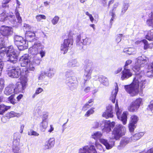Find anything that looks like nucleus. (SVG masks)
Wrapping results in <instances>:
<instances>
[{
	"instance_id": "obj_48",
	"label": "nucleus",
	"mask_w": 153,
	"mask_h": 153,
	"mask_svg": "<svg viewBox=\"0 0 153 153\" xmlns=\"http://www.w3.org/2000/svg\"><path fill=\"white\" fill-rule=\"evenodd\" d=\"M15 13L16 15V17L18 21V22L20 23L22 22L21 17L20 16V14L19 13L18 10L16 9L15 11Z\"/></svg>"
},
{
	"instance_id": "obj_1",
	"label": "nucleus",
	"mask_w": 153,
	"mask_h": 153,
	"mask_svg": "<svg viewBox=\"0 0 153 153\" xmlns=\"http://www.w3.org/2000/svg\"><path fill=\"white\" fill-rule=\"evenodd\" d=\"M148 61V58L144 55L138 57L136 59L135 65L132 68L135 72V77L131 84L125 86L126 91L131 96H136L139 92H142L145 88L147 83L146 80L143 78L145 74L148 77L153 76V61L148 65L144 71H139L140 68Z\"/></svg>"
},
{
	"instance_id": "obj_18",
	"label": "nucleus",
	"mask_w": 153,
	"mask_h": 153,
	"mask_svg": "<svg viewBox=\"0 0 153 153\" xmlns=\"http://www.w3.org/2000/svg\"><path fill=\"white\" fill-rule=\"evenodd\" d=\"M121 74V79L123 80L129 78L132 75L130 70L125 68H124Z\"/></svg>"
},
{
	"instance_id": "obj_8",
	"label": "nucleus",
	"mask_w": 153,
	"mask_h": 153,
	"mask_svg": "<svg viewBox=\"0 0 153 153\" xmlns=\"http://www.w3.org/2000/svg\"><path fill=\"white\" fill-rule=\"evenodd\" d=\"M81 37L80 35H78L76 38V44L77 46L79 47L80 49L83 48V45H86L90 44L91 42V38L88 37H86L85 39H83L82 41H81Z\"/></svg>"
},
{
	"instance_id": "obj_6",
	"label": "nucleus",
	"mask_w": 153,
	"mask_h": 153,
	"mask_svg": "<svg viewBox=\"0 0 153 153\" xmlns=\"http://www.w3.org/2000/svg\"><path fill=\"white\" fill-rule=\"evenodd\" d=\"M115 111L116 112L117 118L122 122L123 125H126L127 123V115L128 114V111H124L121 115L122 110L120 108L118 105V102H116L115 105Z\"/></svg>"
},
{
	"instance_id": "obj_38",
	"label": "nucleus",
	"mask_w": 153,
	"mask_h": 153,
	"mask_svg": "<svg viewBox=\"0 0 153 153\" xmlns=\"http://www.w3.org/2000/svg\"><path fill=\"white\" fill-rule=\"evenodd\" d=\"M93 102V100L92 99H90L89 100L88 102L86 103L84 105L83 108V110L85 111L88 108L91 107L92 105V102Z\"/></svg>"
},
{
	"instance_id": "obj_31",
	"label": "nucleus",
	"mask_w": 153,
	"mask_h": 153,
	"mask_svg": "<svg viewBox=\"0 0 153 153\" xmlns=\"http://www.w3.org/2000/svg\"><path fill=\"white\" fill-rule=\"evenodd\" d=\"M10 107L6 106L4 104L0 105V114H3L8 109H10Z\"/></svg>"
},
{
	"instance_id": "obj_25",
	"label": "nucleus",
	"mask_w": 153,
	"mask_h": 153,
	"mask_svg": "<svg viewBox=\"0 0 153 153\" xmlns=\"http://www.w3.org/2000/svg\"><path fill=\"white\" fill-rule=\"evenodd\" d=\"M98 80L101 84L104 85L108 86L109 85L108 78L104 76H100L98 78Z\"/></svg>"
},
{
	"instance_id": "obj_10",
	"label": "nucleus",
	"mask_w": 153,
	"mask_h": 153,
	"mask_svg": "<svg viewBox=\"0 0 153 153\" xmlns=\"http://www.w3.org/2000/svg\"><path fill=\"white\" fill-rule=\"evenodd\" d=\"M7 18L13 25H14L16 24L17 22L14 15H10L8 16L5 12H3L0 14V21L4 22L7 19Z\"/></svg>"
},
{
	"instance_id": "obj_47",
	"label": "nucleus",
	"mask_w": 153,
	"mask_h": 153,
	"mask_svg": "<svg viewBox=\"0 0 153 153\" xmlns=\"http://www.w3.org/2000/svg\"><path fill=\"white\" fill-rule=\"evenodd\" d=\"M14 95L12 94L8 98V101L10 102L13 104H15L16 103V100L14 99Z\"/></svg>"
},
{
	"instance_id": "obj_33",
	"label": "nucleus",
	"mask_w": 153,
	"mask_h": 153,
	"mask_svg": "<svg viewBox=\"0 0 153 153\" xmlns=\"http://www.w3.org/2000/svg\"><path fill=\"white\" fill-rule=\"evenodd\" d=\"M149 19L146 21V24L149 26L153 27V13L152 12L149 15Z\"/></svg>"
},
{
	"instance_id": "obj_51",
	"label": "nucleus",
	"mask_w": 153,
	"mask_h": 153,
	"mask_svg": "<svg viewBox=\"0 0 153 153\" xmlns=\"http://www.w3.org/2000/svg\"><path fill=\"white\" fill-rule=\"evenodd\" d=\"M4 81L3 79H0V92H1L4 86Z\"/></svg>"
},
{
	"instance_id": "obj_3",
	"label": "nucleus",
	"mask_w": 153,
	"mask_h": 153,
	"mask_svg": "<svg viewBox=\"0 0 153 153\" xmlns=\"http://www.w3.org/2000/svg\"><path fill=\"white\" fill-rule=\"evenodd\" d=\"M27 79L25 76L21 77V82H18L15 85L10 84L6 87L4 90V93L7 95H10L12 94H17L22 91L27 85Z\"/></svg>"
},
{
	"instance_id": "obj_42",
	"label": "nucleus",
	"mask_w": 153,
	"mask_h": 153,
	"mask_svg": "<svg viewBox=\"0 0 153 153\" xmlns=\"http://www.w3.org/2000/svg\"><path fill=\"white\" fill-rule=\"evenodd\" d=\"M43 91V89L42 88L40 87L37 88L36 89L35 93L32 96V98H34L37 95L41 93Z\"/></svg>"
},
{
	"instance_id": "obj_28",
	"label": "nucleus",
	"mask_w": 153,
	"mask_h": 153,
	"mask_svg": "<svg viewBox=\"0 0 153 153\" xmlns=\"http://www.w3.org/2000/svg\"><path fill=\"white\" fill-rule=\"evenodd\" d=\"M144 134L143 132L136 133L131 137V140L133 141H135L140 139Z\"/></svg>"
},
{
	"instance_id": "obj_53",
	"label": "nucleus",
	"mask_w": 153,
	"mask_h": 153,
	"mask_svg": "<svg viewBox=\"0 0 153 153\" xmlns=\"http://www.w3.org/2000/svg\"><path fill=\"white\" fill-rule=\"evenodd\" d=\"M11 0H3L2 2V7H8V5L7 4Z\"/></svg>"
},
{
	"instance_id": "obj_27",
	"label": "nucleus",
	"mask_w": 153,
	"mask_h": 153,
	"mask_svg": "<svg viewBox=\"0 0 153 153\" xmlns=\"http://www.w3.org/2000/svg\"><path fill=\"white\" fill-rule=\"evenodd\" d=\"M41 61V58L36 56H34L33 58L31 59L30 60V61L36 66L39 65Z\"/></svg>"
},
{
	"instance_id": "obj_44",
	"label": "nucleus",
	"mask_w": 153,
	"mask_h": 153,
	"mask_svg": "<svg viewBox=\"0 0 153 153\" xmlns=\"http://www.w3.org/2000/svg\"><path fill=\"white\" fill-rule=\"evenodd\" d=\"M37 21L40 22L42 19H46V16L44 15H38L36 16Z\"/></svg>"
},
{
	"instance_id": "obj_35",
	"label": "nucleus",
	"mask_w": 153,
	"mask_h": 153,
	"mask_svg": "<svg viewBox=\"0 0 153 153\" xmlns=\"http://www.w3.org/2000/svg\"><path fill=\"white\" fill-rule=\"evenodd\" d=\"M134 49L132 48H125L123 50V52L129 55L133 54L134 53Z\"/></svg>"
},
{
	"instance_id": "obj_59",
	"label": "nucleus",
	"mask_w": 153,
	"mask_h": 153,
	"mask_svg": "<svg viewBox=\"0 0 153 153\" xmlns=\"http://www.w3.org/2000/svg\"><path fill=\"white\" fill-rule=\"evenodd\" d=\"M147 109L153 112V101L151 102L150 104L148 106Z\"/></svg>"
},
{
	"instance_id": "obj_32",
	"label": "nucleus",
	"mask_w": 153,
	"mask_h": 153,
	"mask_svg": "<svg viewBox=\"0 0 153 153\" xmlns=\"http://www.w3.org/2000/svg\"><path fill=\"white\" fill-rule=\"evenodd\" d=\"M46 72V75L50 77L53 76L56 72L55 70L53 68H49Z\"/></svg>"
},
{
	"instance_id": "obj_9",
	"label": "nucleus",
	"mask_w": 153,
	"mask_h": 153,
	"mask_svg": "<svg viewBox=\"0 0 153 153\" xmlns=\"http://www.w3.org/2000/svg\"><path fill=\"white\" fill-rule=\"evenodd\" d=\"M78 153H97L94 146L92 144L85 145L79 149Z\"/></svg>"
},
{
	"instance_id": "obj_45",
	"label": "nucleus",
	"mask_w": 153,
	"mask_h": 153,
	"mask_svg": "<svg viewBox=\"0 0 153 153\" xmlns=\"http://www.w3.org/2000/svg\"><path fill=\"white\" fill-rule=\"evenodd\" d=\"M128 4H125L123 5L121 10V15H123L124 14L128 9Z\"/></svg>"
},
{
	"instance_id": "obj_13",
	"label": "nucleus",
	"mask_w": 153,
	"mask_h": 153,
	"mask_svg": "<svg viewBox=\"0 0 153 153\" xmlns=\"http://www.w3.org/2000/svg\"><path fill=\"white\" fill-rule=\"evenodd\" d=\"M73 44V39L68 38L65 39L63 44L61 45L60 50L63 52L64 54L66 53L68 51L70 45Z\"/></svg>"
},
{
	"instance_id": "obj_61",
	"label": "nucleus",
	"mask_w": 153,
	"mask_h": 153,
	"mask_svg": "<svg viewBox=\"0 0 153 153\" xmlns=\"http://www.w3.org/2000/svg\"><path fill=\"white\" fill-rule=\"evenodd\" d=\"M102 124V122H100V123L97 122H95L94 123V125L93 126V128H97L99 126H100Z\"/></svg>"
},
{
	"instance_id": "obj_41",
	"label": "nucleus",
	"mask_w": 153,
	"mask_h": 153,
	"mask_svg": "<svg viewBox=\"0 0 153 153\" xmlns=\"http://www.w3.org/2000/svg\"><path fill=\"white\" fill-rule=\"evenodd\" d=\"M77 62L76 59H73L69 61L67 63V66L69 67H74L76 66Z\"/></svg>"
},
{
	"instance_id": "obj_17",
	"label": "nucleus",
	"mask_w": 153,
	"mask_h": 153,
	"mask_svg": "<svg viewBox=\"0 0 153 153\" xmlns=\"http://www.w3.org/2000/svg\"><path fill=\"white\" fill-rule=\"evenodd\" d=\"M67 82L71 90H73L74 88H76L78 86V82L75 76L71 77L67 79Z\"/></svg>"
},
{
	"instance_id": "obj_19",
	"label": "nucleus",
	"mask_w": 153,
	"mask_h": 153,
	"mask_svg": "<svg viewBox=\"0 0 153 153\" xmlns=\"http://www.w3.org/2000/svg\"><path fill=\"white\" fill-rule=\"evenodd\" d=\"M29 56L27 54H25L22 56L20 59V63L22 67H26L28 63L30 62V60L29 59Z\"/></svg>"
},
{
	"instance_id": "obj_7",
	"label": "nucleus",
	"mask_w": 153,
	"mask_h": 153,
	"mask_svg": "<svg viewBox=\"0 0 153 153\" xmlns=\"http://www.w3.org/2000/svg\"><path fill=\"white\" fill-rule=\"evenodd\" d=\"M43 48V46L39 42H35L29 49V51L32 54L37 55L39 53V51Z\"/></svg>"
},
{
	"instance_id": "obj_37",
	"label": "nucleus",
	"mask_w": 153,
	"mask_h": 153,
	"mask_svg": "<svg viewBox=\"0 0 153 153\" xmlns=\"http://www.w3.org/2000/svg\"><path fill=\"white\" fill-rule=\"evenodd\" d=\"M21 116L19 113H17L13 111H12L8 113L7 114V117H8L11 118L14 117H19Z\"/></svg>"
},
{
	"instance_id": "obj_39",
	"label": "nucleus",
	"mask_w": 153,
	"mask_h": 153,
	"mask_svg": "<svg viewBox=\"0 0 153 153\" xmlns=\"http://www.w3.org/2000/svg\"><path fill=\"white\" fill-rule=\"evenodd\" d=\"M103 117H105L107 119L109 117H112L113 116L112 112H110L108 111H106L102 115Z\"/></svg>"
},
{
	"instance_id": "obj_24",
	"label": "nucleus",
	"mask_w": 153,
	"mask_h": 153,
	"mask_svg": "<svg viewBox=\"0 0 153 153\" xmlns=\"http://www.w3.org/2000/svg\"><path fill=\"white\" fill-rule=\"evenodd\" d=\"M35 34L34 33L30 31H26L25 36L30 42L32 41L35 39Z\"/></svg>"
},
{
	"instance_id": "obj_20",
	"label": "nucleus",
	"mask_w": 153,
	"mask_h": 153,
	"mask_svg": "<svg viewBox=\"0 0 153 153\" xmlns=\"http://www.w3.org/2000/svg\"><path fill=\"white\" fill-rule=\"evenodd\" d=\"M55 143V139L54 138H50L46 143L44 145L45 149H51L54 146Z\"/></svg>"
},
{
	"instance_id": "obj_58",
	"label": "nucleus",
	"mask_w": 153,
	"mask_h": 153,
	"mask_svg": "<svg viewBox=\"0 0 153 153\" xmlns=\"http://www.w3.org/2000/svg\"><path fill=\"white\" fill-rule=\"evenodd\" d=\"M85 14L89 17L90 20L92 22H93L94 19L91 14H90L88 12H86L85 13Z\"/></svg>"
},
{
	"instance_id": "obj_46",
	"label": "nucleus",
	"mask_w": 153,
	"mask_h": 153,
	"mask_svg": "<svg viewBox=\"0 0 153 153\" xmlns=\"http://www.w3.org/2000/svg\"><path fill=\"white\" fill-rule=\"evenodd\" d=\"M74 72L71 70H69L66 72L65 73V76L68 79L71 77L74 76Z\"/></svg>"
},
{
	"instance_id": "obj_50",
	"label": "nucleus",
	"mask_w": 153,
	"mask_h": 153,
	"mask_svg": "<svg viewBox=\"0 0 153 153\" xmlns=\"http://www.w3.org/2000/svg\"><path fill=\"white\" fill-rule=\"evenodd\" d=\"M95 145L97 149H99L102 152H104L105 150L103 149L102 145L100 144L97 143V141L95 143Z\"/></svg>"
},
{
	"instance_id": "obj_56",
	"label": "nucleus",
	"mask_w": 153,
	"mask_h": 153,
	"mask_svg": "<svg viewBox=\"0 0 153 153\" xmlns=\"http://www.w3.org/2000/svg\"><path fill=\"white\" fill-rule=\"evenodd\" d=\"M93 109H91L90 110L88 111L85 114V117H88L91 114H92L94 112V111L93 110Z\"/></svg>"
},
{
	"instance_id": "obj_60",
	"label": "nucleus",
	"mask_w": 153,
	"mask_h": 153,
	"mask_svg": "<svg viewBox=\"0 0 153 153\" xmlns=\"http://www.w3.org/2000/svg\"><path fill=\"white\" fill-rule=\"evenodd\" d=\"M45 75H46V72H42L39 77V80L42 79L45 77Z\"/></svg>"
},
{
	"instance_id": "obj_62",
	"label": "nucleus",
	"mask_w": 153,
	"mask_h": 153,
	"mask_svg": "<svg viewBox=\"0 0 153 153\" xmlns=\"http://www.w3.org/2000/svg\"><path fill=\"white\" fill-rule=\"evenodd\" d=\"M123 68L122 67H119L114 72V74H117L120 73L122 70Z\"/></svg>"
},
{
	"instance_id": "obj_4",
	"label": "nucleus",
	"mask_w": 153,
	"mask_h": 153,
	"mask_svg": "<svg viewBox=\"0 0 153 153\" xmlns=\"http://www.w3.org/2000/svg\"><path fill=\"white\" fill-rule=\"evenodd\" d=\"M5 53H6L8 61L13 63L17 62L18 55L13 46H10L0 50V59H3Z\"/></svg>"
},
{
	"instance_id": "obj_57",
	"label": "nucleus",
	"mask_w": 153,
	"mask_h": 153,
	"mask_svg": "<svg viewBox=\"0 0 153 153\" xmlns=\"http://www.w3.org/2000/svg\"><path fill=\"white\" fill-rule=\"evenodd\" d=\"M4 65V63L2 60L0 59V76L1 75L2 69Z\"/></svg>"
},
{
	"instance_id": "obj_23",
	"label": "nucleus",
	"mask_w": 153,
	"mask_h": 153,
	"mask_svg": "<svg viewBox=\"0 0 153 153\" xmlns=\"http://www.w3.org/2000/svg\"><path fill=\"white\" fill-rule=\"evenodd\" d=\"M118 90V88L117 85L116 84L115 88L113 90L110 99L111 100L112 102L114 103L115 102V99L117 94Z\"/></svg>"
},
{
	"instance_id": "obj_34",
	"label": "nucleus",
	"mask_w": 153,
	"mask_h": 153,
	"mask_svg": "<svg viewBox=\"0 0 153 153\" xmlns=\"http://www.w3.org/2000/svg\"><path fill=\"white\" fill-rule=\"evenodd\" d=\"M36 66L31 61H30L26 66L27 70V71H34L35 69V67Z\"/></svg>"
},
{
	"instance_id": "obj_30",
	"label": "nucleus",
	"mask_w": 153,
	"mask_h": 153,
	"mask_svg": "<svg viewBox=\"0 0 153 153\" xmlns=\"http://www.w3.org/2000/svg\"><path fill=\"white\" fill-rule=\"evenodd\" d=\"M133 102L138 107H139V108L140 106L143 105L144 102V100L143 98L139 97L136 99Z\"/></svg>"
},
{
	"instance_id": "obj_54",
	"label": "nucleus",
	"mask_w": 153,
	"mask_h": 153,
	"mask_svg": "<svg viewBox=\"0 0 153 153\" xmlns=\"http://www.w3.org/2000/svg\"><path fill=\"white\" fill-rule=\"evenodd\" d=\"M4 41L3 38H0V49H4L5 48H4Z\"/></svg>"
},
{
	"instance_id": "obj_63",
	"label": "nucleus",
	"mask_w": 153,
	"mask_h": 153,
	"mask_svg": "<svg viewBox=\"0 0 153 153\" xmlns=\"http://www.w3.org/2000/svg\"><path fill=\"white\" fill-rule=\"evenodd\" d=\"M24 27L26 31L27 30H31V27L28 24H25L24 25Z\"/></svg>"
},
{
	"instance_id": "obj_14",
	"label": "nucleus",
	"mask_w": 153,
	"mask_h": 153,
	"mask_svg": "<svg viewBox=\"0 0 153 153\" xmlns=\"http://www.w3.org/2000/svg\"><path fill=\"white\" fill-rule=\"evenodd\" d=\"M138 120V117L136 115H133L131 116L130 120L128 124V128L130 132H132L134 131Z\"/></svg>"
},
{
	"instance_id": "obj_40",
	"label": "nucleus",
	"mask_w": 153,
	"mask_h": 153,
	"mask_svg": "<svg viewBox=\"0 0 153 153\" xmlns=\"http://www.w3.org/2000/svg\"><path fill=\"white\" fill-rule=\"evenodd\" d=\"M135 43L137 44L139 43L143 44L144 45V49H145L149 48V44L148 43L147 41L146 40L144 39L140 42L137 41Z\"/></svg>"
},
{
	"instance_id": "obj_5",
	"label": "nucleus",
	"mask_w": 153,
	"mask_h": 153,
	"mask_svg": "<svg viewBox=\"0 0 153 153\" xmlns=\"http://www.w3.org/2000/svg\"><path fill=\"white\" fill-rule=\"evenodd\" d=\"M14 43L18 49L22 51L27 48L28 42L21 36L16 35L14 37Z\"/></svg>"
},
{
	"instance_id": "obj_21",
	"label": "nucleus",
	"mask_w": 153,
	"mask_h": 153,
	"mask_svg": "<svg viewBox=\"0 0 153 153\" xmlns=\"http://www.w3.org/2000/svg\"><path fill=\"white\" fill-rule=\"evenodd\" d=\"M130 141V139L128 138H123L120 141V145L117 146L119 150L122 149Z\"/></svg>"
},
{
	"instance_id": "obj_49",
	"label": "nucleus",
	"mask_w": 153,
	"mask_h": 153,
	"mask_svg": "<svg viewBox=\"0 0 153 153\" xmlns=\"http://www.w3.org/2000/svg\"><path fill=\"white\" fill-rule=\"evenodd\" d=\"M122 36L123 34H120L116 35L115 41L117 43H118L121 41V37Z\"/></svg>"
},
{
	"instance_id": "obj_12",
	"label": "nucleus",
	"mask_w": 153,
	"mask_h": 153,
	"mask_svg": "<svg viewBox=\"0 0 153 153\" xmlns=\"http://www.w3.org/2000/svg\"><path fill=\"white\" fill-rule=\"evenodd\" d=\"M9 76L12 78H18L21 74L20 68L19 67H13L8 70Z\"/></svg>"
},
{
	"instance_id": "obj_2",
	"label": "nucleus",
	"mask_w": 153,
	"mask_h": 153,
	"mask_svg": "<svg viewBox=\"0 0 153 153\" xmlns=\"http://www.w3.org/2000/svg\"><path fill=\"white\" fill-rule=\"evenodd\" d=\"M126 131L125 127L121 124L116 125L112 132V136L108 141L107 140L101 138L102 133L98 131L94 132L91 135V137L97 141L99 140L100 143L103 144L107 149H111L114 145L115 142L112 139L118 140L125 134Z\"/></svg>"
},
{
	"instance_id": "obj_36",
	"label": "nucleus",
	"mask_w": 153,
	"mask_h": 153,
	"mask_svg": "<svg viewBox=\"0 0 153 153\" xmlns=\"http://www.w3.org/2000/svg\"><path fill=\"white\" fill-rule=\"evenodd\" d=\"M146 38L149 40H153V29L148 31Z\"/></svg>"
},
{
	"instance_id": "obj_26",
	"label": "nucleus",
	"mask_w": 153,
	"mask_h": 153,
	"mask_svg": "<svg viewBox=\"0 0 153 153\" xmlns=\"http://www.w3.org/2000/svg\"><path fill=\"white\" fill-rule=\"evenodd\" d=\"M48 123L45 120V119L43 118L42 121L40 123V128L41 131L44 132L48 127Z\"/></svg>"
},
{
	"instance_id": "obj_22",
	"label": "nucleus",
	"mask_w": 153,
	"mask_h": 153,
	"mask_svg": "<svg viewBox=\"0 0 153 153\" xmlns=\"http://www.w3.org/2000/svg\"><path fill=\"white\" fill-rule=\"evenodd\" d=\"M94 68V65L93 63L90 62L86 65L85 69V72L91 74Z\"/></svg>"
},
{
	"instance_id": "obj_55",
	"label": "nucleus",
	"mask_w": 153,
	"mask_h": 153,
	"mask_svg": "<svg viewBox=\"0 0 153 153\" xmlns=\"http://www.w3.org/2000/svg\"><path fill=\"white\" fill-rule=\"evenodd\" d=\"M59 17L58 16H55L52 19L51 22L52 24L54 25L56 24L58 22Z\"/></svg>"
},
{
	"instance_id": "obj_64",
	"label": "nucleus",
	"mask_w": 153,
	"mask_h": 153,
	"mask_svg": "<svg viewBox=\"0 0 153 153\" xmlns=\"http://www.w3.org/2000/svg\"><path fill=\"white\" fill-rule=\"evenodd\" d=\"M107 109L106 111H108L112 112V110L113 108V107L111 105H109L107 107Z\"/></svg>"
},
{
	"instance_id": "obj_11",
	"label": "nucleus",
	"mask_w": 153,
	"mask_h": 153,
	"mask_svg": "<svg viewBox=\"0 0 153 153\" xmlns=\"http://www.w3.org/2000/svg\"><path fill=\"white\" fill-rule=\"evenodd\" d=\"M19 135L18 133H15L14 134L13 152V153H22L19 147V138H16Z\"/></svg>"
},
{
	"instance_id": "obj_29",
	"label": "nucleus",
	"mask_w": 153,
	"mask_h": 153,
	"mask_svg": "<svg viewBox=\"0 0 153 153\" xmlns=\"http://www.w3.org/2000/svg\"><path fill=\"white\" fill-rule=\"evenodd\" d=\"M139 108V107L133 102L128 107V109L129 111L134 112L137 111Z\"/></svg>"
},
{
	"instance_id": "obj_43",
	"label": "nucleus",
	"mask_w": 153,
	"mask_h": 153,
	"mask_svg": "<svg viewBox=\"0 0 153 153\" xmlns=\"http://www.w3.org/2000/svg\"><path fill=\"white\" fill-rule=\"evenodd\" d=\"M91 74L85 72L83 76V78L85 81V82L89 80L91 77Z\"/></svg>"
},
{
	"instance_id": "obj_15",
	"label": "nucleus",
	"mask_w": 153,
	"mask_h": 153,
	"mask_svg": "<svg viewBox=\"0 0 153 153\" xmlns=\"http://www.w3.org/2000/svg\"><path fill=\"white\" fill-rule=\"evenodd\" d=\"M0 33L4 36H8L13 33V30L10 27L2 25L0 27Z\"/></svg>"
},
{
	"instance_id": "obj_16",
	"label": "nucleus",
	"mask_w": 153,
	"mask_h": 153,
	"mask_svg": "<svg viewBox=\"0 0 153 153\" xmlns=\"http://www.w3.org/2000/svg\"><path fill=\"white\" fill-rule=\"evenodd\" d=\"M102 124H104V128L102 129V131L103 132L108 133L111 131V128H113L115 125L114 122H111L108 120L102 121Z\"/></svg>"
},
{
	"instance_id": "obj_52",
	"label": "nucleus",
	"mask_w": 153,
	"mask_h": 153,
	"mask_svg": "<svg viewBox=\"0 0 153 153\" xmlns=\"http://www.w3.org/2000/svg\"><path fill=\"white\" fill-rule=\"evenodd\" d=\"M28 134L29 135H34L37 136L39 135V134L33 130H31L28 131Z\"/></svg>"
}]
</instances>
